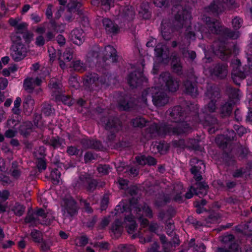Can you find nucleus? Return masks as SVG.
Masks as SVG:
<instances>
[{
  "instance_id": "nucleus-1",
  "label": "nucleus",
  "mask_w": 252,
  "mask_h": 252,
  "mask_svg": "<svg viewBox=\"0 0 252 252\" xmlns=\"http://www.w3.org/2000/svg\"><path fill=\"white\" fill-rule=\"evenodd\" d=\"M11 39L12 42L10 49L11 56L15 61H21L26 56L27 49L22 43L19 32L13 33L11 35Z\"/></svg>"
},
{
  "instance_id": "nucleus-2",
  "label": "nucleus",
  "mask_w": 252,
  "mask_h": 252,
  "mask_svg": "<svg viewBox=\"0 0 252 252\" xmlns=\"http://www.w3.org/2000/svg\"><path fill=\"white\" fill-rule=\"evenodd\" d=\"M130 212L132 214L137 215V217L141 221V225L143 227L148 224V221L146 219H142L141 215H145L148 217L152 216V213L151 209L148 206L144 205L141 208L137 206V202H133L132 201L130 202Z\"/></svg>"
},
{
  "instance_id": "nucleus-3",
  "label": "nucleus",
  "mask_w": 252,
  "mask_h": 252,
  "mask_svg": "<svg viewBox=\"0 0 252 252\" xmlns=\"http://www.w3.org/2000/svg\"><path fill=\"white\" fill-rule=\"evenodd\" d=\"M154 92L156 93L155 94H152V97L153 98V103L156 106H163L168 102V99L166 95L156 88L149 89L143 93L142 98L144 102H145L146 100V99H144V97L151 96L149 92Z\"/></svg>"
},
{
  "instance_id": "nucleus-4",
  "label": "nucleus",
  "mask_w": 252,
  "mask_h": 252,
  "mask_svg": "<svg viewBox=\"0 0 252 252\" xmlns=\"http://www.w3.org/2000/svg\"><path fill=\"white\" fill-rule=\"evenodd\" d=\"M35 217H38L39 220L41 218L42 219L41 223L45 225H49L54 220V217L51 213H45V211L40 209L38 210L36 213L32 215H29L25 219L26 222L31 223V224H36L37 220H35Z\"/></svg>"
},
{
  "instance_id": "nucleus-5",
  "label": "nucleus",
  "mask_w": 252,
  "mask_h": 252,
  "mask_svg": "<svg viewBox=\"0 0 252 252\" xmlns=\"http://www.w3.org/2000/svg\"><path fill=\"white\" fill-rule=\"evenodd\" d=\"M76 203L70 196H67L62 202V209L63 216L66 218L72 216L76 211Z\"/></svg>"
},
{
  "instance_id": "nucleus-6",
  "label": "nucleus",
  "mask_w": 252,
  "mask_h": 252,
  "mask_svg": "<svg viewBox=\"0 0 252 252\" xmlns=\"http://www.w3.org/2000/svg\"><path fill=\"white\" fill-rule=\"evenodd\" d=\"M190 163L192 166L191 168L192 174L194 175V177L196 180L200 181L201 179L200 170L205 167L203 161L196 158H192Z\"/></svg>"
},
{
  "instance_id": "nucleus-7",
  "label": "nucleus",
  "mask_w": 252,
  "mask_h": 252,
  "mask_svg": "<svg viewBox=\"0 0 252 252\" xmlns=\"http://www.w3.org/2000/svg\"><path fill=\"white\" fill-rule=\"evenodd\" d=\"M232 65L233 66L232 78L236 84H239L240 80L244 79L246 76L244 72L238 70L240 66V62L239 60H234Z\"/></svg>"
},
{
  "instance_id": "nucleus-8",
  "label": "nucleus",
  "mask_w": 252,
  "mask_h": 252,
  "mask_svg": "<svg viewBox=\"0 0 252 252\" xmlns=\"http://www.w3.org/2000/svg\"><path fill=\"white\" fill-rule=\"evenodd\" d=\"M159 79L165 82L166 87L171 92L176 91L178 88V82L173 80L169 73L161 74Z\"/></svg>"
},
{
  "instance_id": "nucleus-9",
  "label": "nucleus",
  "mask_w": 252,
  "mask_h": 252,
  "mask_svg": "<svg viewBox=\"0 0 252 252\" xmlns=\"http://www.w3.org/2000/svg\"><path fill=\"white\" fill-rule=\"evenodd\" d=\"M102 54L104 55V62L108 61L109 62L113 63L117 61L116 50L111 46H106L103 51Z\"/></svg>"
},
{
  "instance_id": "nucleus-10",
  "label": "nucleus",
  "mask_w": 252,
  "mask_h": 252,
  "mask_svg": "<svg viewBox=\"0 0 252 252\" xmlns=\"http://www.w3.org/2000/svg\"><path fill=\"white\" fill-rule=\"evenodd\" d=\"M147 79L144 76L142 72L138 71L137 73H131L127 78L128 84L133 87H136L138 84L141 83L142 82L146 81Z\"/></svg>"
},
{
  "instance_id": "nucleus-11",
  "label": "nucleus",
  "mask_w": 252,
  "mask_h": 252,
  "mask_svg": "<svg viewBox=\"0 0 252 252\" xmlns=\"http://www.w3.org/2000/svg\"><path fill=\"white\" fill-rule=\"evenodd\" d=\"M84 33L82 30L76 29L71 32L69 38L74 44L80 45L84 42Z\"/></svg>"
},
{
  "instance_id": "nucleus-12",
  "label": "nucleus",
  "mask_w": 252,
  "mask_h": 252,
  "mask_svg": "<svg viewBox=\"0 0 252 252\" xmlns=\"http://www.w3.org/2000/svg\"><path fill=\"white\" fill-rule=\"evenodd\" d=\"M42 80L38 77L35 79L27 78L24 81V87L29 92H33V90L40 85Z\"/></svg>"
},
{
  "instance_id": "nucleus-13",
  "label": "nucleus",
  "mask_w": 252,
  "mask_h": 252,
  "mask_svg": "<svg viewBox=\"0 0 252 252\" xmlns=\"http://www.w3.org/2000/svg\"><path fill=\"white\" fill-rule=\"evenodd\" d=\"M103 83L101 79H99L96 74H91L87 76L84 80V84L86 86L93 88L94 86H98Z\"/></svg>"
},
{
  "instance_id": "nucleus-14",
  "label": "nucleus",
  "mask_w": 252,
  "mask_h": 252,
  "mask_svg": "<svg viewBox=\"0 0 252 252\" xmlns=\"http://www.w3.org/2000/svg\"><path fill=\"white\" fill-rule=\"evenodd\" d=\"M198 187L199 188V189L201 191H197L192 187H191L188 192L186 194V197L188 199H189L193 196V195L195 193L197 194H205L207 192V185L206 184H199Z\"/></svg>"
},
{
  "instance_id": "nucleus-15",
  "label": "nucleus",
  "mask_w": 252,
  "mask_h": 252,
  "mask_svg": "<svg viewBox=\"0 0 252 252\" xmlns=\"http://www.w3.org/2000/svg\"><path fill=\"white\" fill-rule=\"evenodd\" d=\"M179 125H180V126L184 127V128H181L180 127L178 128H171L170 127H166L164 128V130H165L164 133H173L174 134H181V133H182L184 132H186L188 131V128L189 127L188 124L185 123H183L182 124H179Z\"/></svg>"
},
{
  "instance_id": "nucleus-16",
  "label": "nucleus",
  "mask_w": 252,
  "mask_h": 252,
  "mask_svg": "<svg viewBox=\"0 0 252 252\" xmlns=\"http://www.w3.org/2000/svg\"><path fill=\"white\" fill-rule=\"evenodd\" d=\"M125 223L126 224V227L127 229L128 233L130 234H133L132 237L133 238H135L136 235L133 234L134 230L136 228L135 220L131 217L127 216L125 218Z\"/></svg>"
},
{
  "instance_id": "nucleus-17",
  "label": "nucleus",
  "mask_w": 252,
  "mask_h": 252,
  "mask_svg": "<svg viewBox=\"0 0 252 252\" xmlns=\"http://www.w3.org/2000/svg\"><path fill=\"white\" fill-rule=\"evenodd\" d=\"M102 23L103 26L107 32L114 33L118 32V28L117 26L115 25L110 19H104Z\"/></svg>"
},
{
  "instance_id": "nucleus-18",
  "label": "nucleus",
  "mask_w": 252,
  "mask_h": 252,
  "mask_svg": "<svg viewBox=\"0 0 252 252\" xmlns=\"http://www.w3.org/2000/svg\"><path fill=\"white\" fill-rule=\"evenodd\" d=\"M177 13L175 18L182 25L184 24V22L187 23L188 21H189L190 15L188 11L186 10L178 11Z\"/></svg>"
},
{
  "instance_id": "nucleus-19",
  "label": "nucleus",
  "mask_w": 252,
  "mask_h": 252,
  "mask_svg": "<svg viewBox=\"0 0 252 252\" xmlns=\"http://www.w3.org/2000/svg\"><path fill=\"white\" fill-rule=\"evenodd\" d=\"M183 185L181 183L174 187V191L172 193L173 198L176 201L180 202L182 200L181 194L183 192Z\"/></svg>"
},
{
  "instance_id": "nucleus-20",
  "label": "nucleus",
  "mask_w": 252,
  "mask_h": 252,
  "mask_svg": "<svg viewBox=\"0 0 252 252\" xmlns=\"http://www.w3.org/2000/svg\"><path fill=\"white\" fill-rule=\"evenodd\" d=\"M210 21V18H206V25L209 28V30L212 33H219L220 32V23L218 21L211 22L209 23Z\"/></svg>"
},
{
  "instance_id": "nucleus-21",
  "label": "nucleus",
  "mask_w": 252,
  "mask_h": 252,
  "mask_svg": "<svg viewBox=\"0 0 252 252\" xmlns=\"http://www.w3.org/2000/svg\"><path fill=\"white\" fill-rule=\"evenodd\" d=\"M100 0H92V3L94 5H98ZM102 8L105 11L109 10L113 3L112 0H100Z\"/></svg>"
},
{
  "instance_id": "nucleus-22",
  "label": "nucleus",
  "mask_w": 252,
  "mask_h": 252,
  "mask_svg": "<svg viewBox=\"0 0 252 252\" xmlns=\"http://www.w3.org/2000/svg\"><path fill=\"white\" fill-rule=\"evenodd\" d=\"M34 104V100L32 98L31 96H28L26 98L23 103V107L24 110L26 111V112L28 113H29L32 110Z\"/></svg>"
},
{
  "instance_id": "nucleus-23",
  "label": "nucleus",
  "mask_w": 252,
  "mask_h": 252,
  "mask_svg": "<svg viewBox=\"0 0 252 252\" xmlns=\"http://www.w3.org/2000/svg\"><path fill=\"white\" fill-rule=\"evenodd\" d=\"M214 74L220 78H223L227 74V66L225 65H218L216 67Z\"/></svg>"
},
{
  "instance_id": "nucleus-24",
  "label": "nucleus",
  "mask_w": 252,
  "mask_h": 252,
  "mask_svg": "<svg viewBox=\"0 0 252 252\" xmlns=\"http://www.w3.org/2000/svg\"><path fill=\"white\" fill-rule=\"evenodd\" d=\"M134 13L132 7L128 6L126 8L125 11L120 14V16L127 20H130L133 18Z\"/></svg>"
},
{
  "instance_id": "nucleus-25",
  "label": "nucleus",
  "mask_w": 252,
  "mask_h": 252,
  "mask_svg": "<svg viewBox=\"0 0 252 252\" xmlns=\"http://www.w3.org/2000/svg\"><path fill=\"white\" fill-rule=\"evenodd\" d=\"M51 27L54 31V32H48V33L47 34V37L49 39H51L55 36V32L56 31H57V32H61L63 31V29H64L63 25L61 26L59 29H57V27H56L54 23H52Z\"/></svg>"
},
{
  "instance_id": "nucleus-26",
  "label": "nucleus",
  "mask_w": 252,
  "mask_h": 252,
  "mask_svg": "<svg viewBox=\"0 0 252 252\" xmlns=\"http://www.w3.org/2000/svg\"><path fill=\"white\" fill-rule=\"evenodd\" d=\"M12 210L16 215L21 216L25 211V207L20 204L16 203L12 208Z\"/></svg>"
},
{
  "instance_id": "nucleus-27",
  "label": "nucleus",
  "mask_w": 252,
  "mask_h": 252,
  "mask_svg": "<svg viewBox=\"0 0 252 252\" xmlns=\"http://www.w3.org/2000/svg\"><path fill=\"white\" fill-rule=\"evenodd\" d=\"M50 144L54 148H59L64 144V141L59 137H54L51 140Z\"/></svg>"
},
{
  "instance_id": "nucleus-28",
  "label": "nucleus",
  "mask_w": 252,
  "mask_h": 252,
  "mask_svg": "<svg viewBox=\"0 0 252 252\" xmlns=\"http://www.w3.org/2000/svg\"><path fill=\"white\" fill-rule=\"evenodd\" d=\"M139 16L143 19H148L150 17L151 14L147 7H141L139 10Z\"/></svg>"
},
{
  "instance_id": "nucleus-29",
  "label": "nucleus",
  "mask_w": 252,
  "mask_h": 252,
  "mask_svg": "<svg viewBox=\"0 0 252 252\" xmlns=\"http://www.w3.org/2000/svg\"><path fill=\"white\" fill-rule=\"evenodd\" d=\"M51 178L54 184H59L60 179V173L57 169L52 171Z\"/></svg>"
},
{
  "instance_id": "nucleus-30",
  "label": "nucleus",
  "mask_w": 252,
  "mask_h": 252,
  "mask_svg": "<svg viewBox=\"0 0 252 252\" xmlns=\"http://www.w3.org/2000/svg\"><path fill=\"white\" fill-rule=\"evenodd\" d=\"M21 100L20 97H17L14 102V107L12 109L13 112L15 114H19L20 110L19 109Z\"/></svg>"
},
{
  "instance_id": "nucleus-31",
  "label": "nucleus",
  "mask_w": 252,
  "mask_h": 252,
  "mask_svg": "<svg viewBox=\"0 0 252 252\" xmlns=\"http://www.w3.org/2000/svg\"><path fill=\"white\" fill-rule=\"evenodd\" d=\"M240 249L239 248V246L236 244H233L231 247L229 248V250L226 251L222 249H220L218 250V252H240Z\"/></svg>"
},
{
  "instance_id": "nucleus-32",
  "label": "nucleus",
  "mask_w": 252,
  "mask_h": 252,
  "mask_svg": "<svg viewBox=\"0 0 252 252\" xmlns=\"http://www.w3.org/2000/svg\"><path fill=\"white\" fill-rule=\"evenodd\" d=\"M220 6L221 4L220 3H216V2H215L214 3L210 5V6L208 8V11H210L213 13H218L221 11L220 10Z\"/></svg>"
},
{
  "instance_id": "nucleus-33",
  "label": "nucleus",
  "mask_w": 252,
  "mask_h": 252,
  "mask_svg": "<svg viewBox=\"0 0 252 252\" xmlns=\"http://www.w3.org/2000/svg\"><path fill=\"white\" fill-rule=\"evenodd\" d=\"M34 156L37 158H44L45 155V149L44 147H40L38 149L36 150L34 152Z\"/></svg>"
},
{
  "instance_id": "nucleus-34",
  "label": "nucleus",
  "mask_w": 252,
  "mask_h": 252,
  "mask_svg": "<svg viewBox=\"0 0 252 252\" xmlns=\"http://www.w3.org/2000/svg\"><path fill=\"white\" fill-rule=\"evenodd\" d=\"M112 231L116 234H120L122 231V227L120 222H116L112 228Z\"/></svg>"
},
{
  "instance_id": "nucleus-35",
  "label": "nucleus",
  "mask_w": 252,
  "mask_h": 252,
  "mask_svg": "<svg viewBox=\"0 0 252 252\" xmlns=\"http://www.w3.org/2000/svg\"><path fill=\"white\" fill-rule=\"evenodd\" d=\"M225 32L227 34V36L232 39H236L240 35L239 32L238 31L230 32L229 30L226 29Z\"/></svg>"
},
{
  "instance_id": "nucleus-36",
  "label": "nucleus",
  "mask_w": 252,
  "mask_h": 252,
  "mask_svg": "<svg viewBox=\"0 0 252 252\" xmlns=\"http://www.w3.org/2000/svg\"><path fill=\"white\" fill-rule=\"evenodd\" d=\"M232 25H233V27H234V28H235V29L237 30V29L240 28V27L241 26L242 23V20L240 18L236 17V18H235L232 20Z\"/></svg>"
},
{
  "instance_id": "nucleus-37",
  "label": "nucleus",
  "mask_w": 252,
  "mask_h": 252,
  "mask_svg": "<svg viewBox=\"0 0 252 252\" xmlns=\"http://www.w3.org/2000/svg\"><path fill=\"white\" fill-rule=\"evenodd\" d=\"M37 163V167L39 170H45L46 168V164L44 158H39Z\"/></svg>"
},
{
  "instance_id": "nucleus-38",
  "label": "nucleus",
  "mask_w": 252,
  "mask_h": 252,
  "mask_svg": "<svg viewBox=\"0 0 252 252\" xmlns=\"http://www.w3.org/2000/svg\"><path fill=\"white\" fill-rule=\"evenodd\" d=\"M132 123L134 126H142L145 125V120L141 118L134 120Z\"/></svg>"
},
{
  "instance_id": "nucleus-39",
  "label": "nucleus",
  "mask_w": 252,
  "mask_h": 252,
  "mask_svg": "<svg viewBox=\"0 0 252 252\" xmlns=\"http://www.w3.org/2000/svg\"><path fill=\"white\" fill-rule=\"evenodd\" d=\"M31 236L35 242H39L41 239L40 232L36 230L32 231Z\"/></svg>"
},
{
  "instance_id": "nucleus-40",
  "label": "nucleus",
  "mask_w": 252,
  "mask_h": 252,
  "mask_svg": "<svg viewBox=\"0 0 252 252\" xmlns=\"http://www.w3.org/2000/svg\"><path fill=\"white\" fill-rule=\"evenodd\" d=\"M110 169L109 167L106 165H100L97 167L98 171L99 173L103 174H107L109 172Z\"/></svg>"
},
{
  "instance_id": "nucleus-41",
  "label": "nucleus",
  "mask_w": 252,
  "mask_h": 252,
  "mask_svg": "<svg viewBox=\"0 0 252 252\" xmlns=\"http://www.w3.org/2000/svg\"><path fill=\"white\" fill-rule=\"evenodd\" d=\"M185 86L186 91L188 93L193 94L194 93H196V89L192 84L188 85V83H187V84H185Z\"/></svg>"
},
{
  "instance_id": "nucleus-42",
  "label": "nucleus",
  "mask_w": 252,
  "mask_h": 252,
  "mask_svg": "<svg viewBox=\"0 0 252 252\" xmlns=\"http://www.w3.org/2000/svg\"><path fill=\"white\" fill-rule=\"evenodd\" d=\"M31 19L34 23H38L42 20V17L36 13H34L31 15Z\"/></svg>"
},
{
  "instance_id": "nucleus-43",
  "label": "nucleus",
  "mask_w": 252,
  "mask_h": 252,
  "mask_svg": "<svg viewBox=\"0 0 252 252\" xmlns=\"http://www.w3.org/2000/svg\"><path fill=\"white\" fill-rule=\"evenodd\" d=\"M232 110V106L229 103L226 104L222 107V113L224 115H229Z\"/></svg>"
},
{
  "instance_id": "nucleus-44",
  "label": "nucleus",
  "mask_w": 252,
  "mask_h": 252,
  "mask_svg": "<svg viewBox=\"0 0 252 252\" xmlns=\"http://www.w3.org/2000/svg\"><path fill=\"white\" fill-rule=\"evenodd\" d=\"M161 127H159L157 125L154 124L150 128V132L152 134L155 132L158 134H160L161 133Z\"/></svg>"
},
{
  "instance_id": "nucleus-45",
  "label": "nucleus",
  "mask_w": 252,
  "mask_h": 252,
  "mask_svg": "<svg viewBox=\"0 0 252 252\" xmlns=\"http://www.w3.org/2000/svg\"><path fill=\"white\" fill-rule=\"evenodd\" d=\"M87 243V238L83 236L75 240V243L77 245L83 246Z\"/></svg>"
},
{
  "instance_id": "nucleus-46",
  "label": "nucleus",
  "mask_w": 252,
  "mask_h": 252,
  "mask_svg": "<svg viewBox=\"0 0 252 252\" xmlns=\"http://www.w3.org/2000/svg\"><path fill=\"white\" fill-rule=\"evenodd\" d=\"M181 110V107L179 106L176 107L174 110L171 113L172 116L174 117L175 119H177L178 117H180L181 114L179 112Z\"/></svg>"
},
{
  "instance_id": "nucleus-47",
  "label": "nucleus",
  "mask_w": 252,
  "mask_h": 252,
  "mask_svg": "<svg viewBox=\"0 0 252 252\" xmlns=\"http://www.w3.org/2000/svg\"><path fill=\"white\" fill-rule=\"evenodd\" d=\"M69 7L71 10L80 8L82 4L80 2L72 1L68 4Z\"/></svg>"
},
{
  "instance_id": "nucleus-48",
  "label": "nucleus",
  "mask_w": 252,
  "mask_h": 252,
  "mask_svg": "<svg viewBox=\"0 0 252 252\" xmlns=\"http://www.w3.org/2000/svg\"><path fill=\"white\" fill-rule=\"evenodd\" d=\"M108 197L105 195L103 197V199L101 201V209L102 210H105L107 206L108 203Z\"/></svg>"
},
{
  "instance_id": "nucleus-49",
  "label": "nucleus",
  "mask_w": 252,
  "mask_h": 252,
  "mask_svg": "<svg viewBox=\"0 0 252 252\" xmlns=\"http://www.w3.org/2000/svg\"><path fill=\"white\" fill-rule=\"evenodd\" d=\"M73 67L74 69L81 71L82 69H84L83 67V63L80 62V61H76L74 62L73 64Z\"/></svg>"
},
{
  "instance_id": "nucleus-50",
  "label": "nucleus",
  "mask_w": 252,
  "mask_h": 252,
  "mask_svg": "<svg viewBox=\"0 0 252 252\" xmlns=\"http://www.w3.org/2000/svg\"><path fill=\"white\" fill-rule=\"evenodd\" d=\"M63 58L65 61H70L72 59V53L69 51L64 52L63 55Z\"/></svg>"
},
{
  "instance_id": "nucleus-51",
  "label": "nucleus",
  "mask_w": 252,
  "mask_h": 252,
  "mask_svg": "<svg viewBox=\"0 0 252 252\" xmlns=\"http://www.w3.org/2000/svg\"><path fill=\"white\" fill-rule=\"evenodd\" d=\"M9 193L6 190L0 191V202L5 201L8 197Z\"/></svg>"
},
{
  "instance_id": "nucleus-52",
  "label": "nucleus",
  "mask_w": 252,
  "mask_h": 252,
  "mask_svg": "<svg viewBox=\"0 0 252 252\" xmlns=\"http://www.w3.org/2000/svg\"><path fill=\"white\" fill-rule=\"evenodd\" d=\"M136 161L139 164H146V157L144 156H138L136 157Z\"/></svg>"
},
{
  "instance_id": "nucleus-53",
  "label": "nucleus",
  "mask_w": 252,
  "mask_h": 252,
  "mask_svg": "<svg viewBox=\"0 0 252 252\" xmlns=\"http://www.w3.org/2000/svg\"><path fill=\"white\" fill-rule=\"evenodd\" d=\"M28 27V24L25 22H19L18 25H17L16 29L19 31H22L24 29H26Z\"/></svg>"
},
{
  "instance_id": "nucleus-54",
  "label": "nucleus",
  "mask_w": 252,
  "mask_h": 252,
  "mask_svg": "<svg viewBox=\"0 0 252 252\" xmlns=\"http://www.w3.org/2000/svg\"><path fill=\"white\" fill-rule=\"evenodd\" d=\"M24 37L26 42H29L33 39V34L31 32H27L24 34Z\"/></svg>"
},
{
  "instance_id": "nucleus-55",
  "label": "nucleus",
  "mask_w": 252,
  "mask_h": 252,
  "mask_svg": "<svg viewBox=\"0 0 252 252\" xmlns=\"http://www.w3.org/2000/svg\"><path fill=\"white\" fill-rule=\"evenodd\" d=\"M153 2L157 6L161 7L165 5L166 0H153Z\"/></svg>"
},
{
  "instance_id": "nucleus-56",
  "label": "nucleus",
  "mask_w": 252,
  "mask_h": 252,
  "mask_svg": "<svg viewBox=\"0 0 252 252\" xmlns=\"http://www.w3.org/2000/svg\"><path fill=\"white\" fill-rule=\"evenodd\" d=\"M8 84V81L5 78H0V89H4Z\"/></svg>"
},
{
  "instance_id": "nucleus-57",
  "label": "nucleus",
  "mask_w": 252,
  "mask_h": 252,
  "mask_svg": "<svg viewBox=\"0 0 252 252\" xmlns=\"http://www.w3.org/2000/svg\"><path fill=\"white\" fill-rule=\"evenodd\" d=\"M227 51L224 50H221L220 53L218 52L217 53V54L218 56H219L221 59H222L223 60H225V59H227Z\"/></svg>"
},
{
  "instance_id": "nucleus-58",
  "label": "nucleus",
  "mask_w": 252,
  "mask_h": 252,
  "mask_svg": "<svg viewBox=\"0 0 252 252\" xmlns=\"http://www.w3.org/2000/svg\"><path fill=\"white\" fill-rule=\"evenodd\" d=\"M36 32L39 34H42L45 32V25H40L38 26L35 30Z\"/></svg>"
},
{
  "instance_id": "nucleus-59",
  "label": "nucleus",
  "mask_w": 252,
  "mask_h": 252,
  "mask_svg": "<svg viewBox=\"0 0 252 252\" xmlns=\"http://www.w3.org/2000/svg\"><path fill=\"white\" fill-rule=\"evenodd\" d=\"M205 249V246L203 244H200L199 246L194 248L193 252H204Z\"/></svg>"
},
{
  "instance_id": "nucleus-60",
  "label": "nucleus",
  "mask_w": 252,
  "mask_h": 252,
  "mask_svg": "<svg viewBox=\"0 0 252 252\" xmlns=\"http://www.w3.org/2000/svg\"><path fill=\"white\" fill-rule=\"evenodd\" d=\"M36 44L38 46H42L44 44V39L42 36H39L36 38Z\"/></svg>"
},
{
  "instance_id": "nucleus-61",
  "label": "nucleus",
  "mask_w": 252,
  "mask_h": 252,
  "mask_svg": "<svg viewBox=\"0 0 252 252\" xmlns=\"http://www.w3.org/2000/svg\"><path fill=\"white\" fill-rule=\"evenodd\" d=\"M156 163V160L151 157H146V164L149 165H155Z\"/></svg>"
},
{
  "instance_id": "nucleus-62",
  "label": "nucleus",
  "mask_w": 252,
  "mask_h": 252,
  "mask_svg": "<svg viewBox=\"0 0 252 252\" xmlns=\"http://www.w3.org/2000/svg\"><path fill=\"white\" fill-rule=\"evenodd\" d=\"M51 246V245L50 242H44L41 244V247L43 250L46 251L50 248Z\"/></svg>"
},
{
  "instance_id": "nucleus-63",
  "label": "nucleus",
  "mask_w": 252,
  "mask_h": 252,
  "mask_svg": "<svg viewBox=\"0 0 252 252\" xmlns=\"http://www.w3.org/2000/svg\"><path fill=\"white\" fill-rule=\"evenodd\" d=\"M247 58L248 61L249 65H250L251 63H252V49H250L248 50L247 53Z\"/></svg>"
},
{
  "instance_id": "nucleus-64",
  "label": "nucleus",
  "mask_w": 252,
  "mask_h": 252,
  "mask_svg": "<svg viewBox=\"0 0 252 252\" xmlns=\"http://www.w3.org/2000/svg\"><path fill=\"white\" fill-rule=\"evenodd\" d=\"M67 153L70 155H74L77 153V150L75 147H70L67 149Z\"/></svg>"
}]
</instances>
